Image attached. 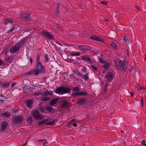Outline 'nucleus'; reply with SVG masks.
<instances>
[{"mask_svg": "<svg viewBox=\"0 0 146 146\" xmlns=\"http://www.w3.org/2000/svg\"><path fill=\"white\" fill-rule=\"evenodd\" d=\"M109 86V83L108 82L106 81L105 82L104 87L108 88Z\"/></svg>", "mask_w": 146, "mask_h": 146, "instance_id": "nucleus-54", "label": "nucleus"}, {"mask_svg": "<svg viewBox=\"0 0 146 146\" xmlns=\"http://www.w3.org/2000/svg\"><path fill=\"white\" fill-rule=\"evenodd\" d=\"M46 109L47 111L50 112H52L54 111L53 108L51 106H47L46 107Z\"/></svg>", "mask_w": 146, "mask_h": 146, "instance_id": "nucleus-29", "label": "nucleus"}, {"mask_svg": "<svg viewBox=\"0 0 146 146\" xmlns=\"http://www.w3.org/2000/svg\"><path fill=\"white\" fill-rule=\"evenodd\" d=\"M81 70L84 73L86 72L87 71V68L85 67H83V68Z\"/></svg>", "mask_w": 146, "mask_h": 146, "instance_id": "nucleus-50", "label": "nucleus"}, {"mask_svg": "<svg viewBox=\"0 0 146 146\" xmlns=\"http://www.w3.org/2000/svg\"><path fill=\"white\" fill-rule=\"evenodd\" d=\"M51 94H49L50 93V92H48V91L45 92L44 93V95L46 96H47L49 95H51V96L52 95L53 92L52 91H51Z\"/></svg>", "mask_w": 146, "mask_h": 146, "instance_id": "nucleus-39", "label": "nucleus"}, {"mask_svg": "<svg viewBox=\"0 0 146 146\" xmlns=\"http://www.w3.org/2000/svg\"><path fill=\"white\" fill-rule=\"evenodd\" d=\"M28 39V37H25L21 39L20 40V42H18L17 43V44L19 46V47L20 48L21 46H23L26 42V41Z\"/></svg>", "mask_w": 146, "mask_h": 146, "instance_id": "nucleus-15", "label": "nucleus"}, {"mask_svg": "<svg viewBox=\"0 0 146 146\" xmlns=\"http://www.w3.org/2000/svg\"><path fill=\"white\" fill-rule=\"evenodd\" d=\"M86 101L87 99L85 98H81L77 100L76 103L77 104H78L80 106H82L85 104Z\"/></svg>", "mask_w": 146, "mask_h": 146, "instance_id": "nucleus-11", "label": "nucleus"}, {"mask_svg": "<svg viewBox=\"0 0 146 146\" xmlns=\"http://www.w3.org/2000/svg\"><path fill=\"white\" fill-rule=\"evenodd\" d=\"M128 62L125 60H119V71L123 73H125L127 69Z\"/></svg>", "mask_w": 146, "mask_h": 146, "instance_id": "nucleus-3", "label": "nucleus"}, {"mask_svg": "<svg viewBox=\"0 0 146 146\" xmlns=\"http://www.w3.org/2000/svg\"><path fill=\"white\" fill-rule=\"evenodd\" d=\"M114 63L115 64V65L116 67V68L117 70H119V60H115L114 61Z\"/></svg>", "mask_w": 146, "mask_h": 146, "instance_id": "nucleus-32", "label": "nucleus"}, {"mask_svg": "<svg viewBox=\"0 0 146 146\" xmlns=\"http://www.w3.org/2000/svg\"><path fill=\"white\" fill-rule=\"evenodd\" d=\"M48 144V142H45L44 143H43V145L44 146H46Z\"/></svg>", "mask_w": 146, "mask_h": 146, "instance_id": "nucleus-64", "label": "nucleus"}, {"mask_svg": "<svg viewBox=\"0 0 146 146\" xmlns=\"http://www.w3.org/2000/svg\"><path fill=\"white\" fill-rule=\"evenodd\" d=\"M16 27L15 26H13L8 31V33H9L15 30Z\"/></svg>", "mask_w": 146, "mask_h": 146, "instance_id": "nucleus-37", "label": "nucleus"}, {"mask_svg": "<svg viewBox=\"0 0 146 146\" xmlns=\"http://www.w3.org/2000/svg\"><path fill=\"white\" fill-rule=\"evenodd\" d=\"M10 84V82H6L3 83L0 80V85L3 88L7 89Z\"/></svg>", "mask_w": 146, "mask_h": 146, "instance_id": "nucleus-16", "label": "nucleus"}, {"mask_svg": "<svg viewBox=\"0 0 146 146\" xmlns=\"http://www.w3.org/2000/svg\"><path fill=\"white\" fill-rule=\"evenodd\" d=\"M110 46L113 47L114 49H117L118 48V45L114 42H112L111 43Z\"/></svg>", "mask_w": 146, "mask_h": 146, "instance_id": "nucleus-28", "label": "nucleus"}, {"mask_svg": "<svg viewBox=\"0 0 146 146\" xmlns=\"http://www.w3.org/2000/svg\"><path fill=\"white\" fill-rule=\"evenodd\" d=\"M141 103L142 104V106H143V101H144L143 98V96L141 97Z\"/></svg>", "mask_w": 146, "mask_h": 146, "instance_id": "nucleus-60", "label": "nucleus"}, {"mask_svg": "<svg viewBox=\"0 0 146 146\" xmlns=\"http://www.w3.org/2000/svg\"><path fill=\"white\" fill-rule=\"evenodd\" d=\"M31 13L29 12H22L20 15L21 19L27 21H31L32 20L31 17Z\"/></svg>", "mask_w": 146, "mask_h": 146, "instance_id": "nucleus-4", "label": "nucleus"}, {"mask_svg": "<svg viewBox=\"0 0 146 146\" xmlns=\"http://www.w3.org/2000/svg\"><path fill=\"white\" fill-rule=\"evenodd\" d=\"M108 90V88L106 87H104V91L105 93H107Z\"/></svg>", "mask_w": 146, "mask_h": 146, "instance_id": "nucleus-57", "label": "nucleus"}, {"mask_svg": "<svg viewBox=\"0 0 146 146\" xmlns=\"http://www.w3.org/2000/svg\"><path fill=\"white\" fill-rule=\"evenodd\" d=\"M36 70L38 71V73L42 74L44 73L45 71V68L44 66L42 65L41 62H37L36 63Z\"/></svg>", "mask_w": 146, "mask_h": 146, "instance_id": "nucleus-7", "label": "nucleus"}, {"mask_svg": "<svg viewBox=\"0 0 146 146\" xmlns=\"http://www.w3.org/2000/svg\"><path fill=\"white\" fill-rule=\"evenodd\" d=\"M4 23L5 24H7L8 23H12L13 21L9 18H5L3 19Z\"/></svg>", "mask_w": 146, "mask_h": 146, "instance_id": "nucleus-24", "label": "nucleus"}, {"mask_svg": "<svg viewBox=\"0 0 146 146\" xmlns=\"http://www.w3.org/2000/svg\"><path fill=\"white\" fill-rule=\"evenodd\" d=\"M40 92H36L34 93V95L36 96H38L40 94Z\"/></svg>", "mask_w": 146, "mask_h": 146, "instance_id": "nucleus-56", "label": "nucleus"}, {"mask_svg": "<svg viewBox=\"0 0 146 146\" xmlns=\"http://www.w3.org/2000/svg\"><path fill=\"white\" fill-rule=\"evenodd\" d=\"M38 72V71H36V69H32L29 71L27 72V73L28 75H29L30 74H35L36 75H37L39 74Z\"/></svg>", "mask_w": 146, "mask_h": 146, "instance_id": "nucleus-21", "label": "nucleus"}, {"mask_svg": "<svg viewBox=\"0 0 146 146\" xmlns=\"http://www.w3.org/2000/svg\"><path fill=\"white\" fill-rule=\"evenodd\" d=\"M45 107L43 106H41L40 105H39V109L42 113H44L46 114L47 112L45 109Z\"/></svg>", "mask_w": 146, "mask_h": 146, "instance_id": "nucleus-25", "label": "nucleus"}, {"mask_svg": "<svg viewBox=\"0 0 146 146\" xmlns=\"http://www.w3.org/2000/svg\"><path fill=\"white\" fill-rule=\"evenodd\" d=\"M20 48L17 44L11 47L9 49V52L11 53H15L20 49Z\"/></svg>", "mask_w": 146, "mask_h": 146, "instance_id": "nucleus-13", "label": "nucleus"}, {"mask_svg": "<svg viewBox=\"0 0 146 146\" xmlns=\"http://www.w3.org/2000/svg\"><path fill=\"white\" fill-rule=\"evenodd\" d=\"M45 61L47 62L49 61L48 56L47 54H45Z\"/></svg>", "mask_w": 146, "mask_h": 146, "instance_id": "nucleus-48", "label": "nucleus"}, {"mask_svg": "<svg viewBox=\"0 0 146 146\" xmlns=\"http://www.w3.org/2000/svg\"><path fill=\"white\" fill-rule=\"evenodd\" d=\"M56 28L58 29L59 30V31H60L62 29L60 27L59 25L58 24H57L56 25Z\"/></svg>", "mask_w": 146, "mask_h": 146, "instance_id": "nucleus-49", "label": "nucleus"}, {"mask_svg": "<svg viewBox=\"0 0 146 146\" xmlns=\"http://www.w3.org/2000/svg\"><path fill=\"white\" fill-rule=\"evenodd\" d=\"M100 3L104 5H107L108 4V2L106 1H102L100 2Z\"/></svg>", "mask_w": 146, "mask_h": 146, "instance_id": "nucleus-51", "label": "nucleus"}, {"mask_svg": "<svg viewBox=\"0 0 146 146\" xmlns=\"http://www.w3.org/2000/svg\"><path fill=\"white\" fill-rule=\"evenodd\" d=\"M41 34L44 37H45L49 40H53L54 39V37L53 35L50 34L49 32H47L45 30L42 31Z\"/></svg>", "mask_w": 146, "mask_h": 146, "instance_id": "nucleus-9", "label": "nucleus"}, {"mask_svg": "<svg viewBox=\"0 0 146 146\" xmlns=\"http://www.w3.org/2000/svg\"><path fill=\"white\" fill-rule=\"evenodd\" d=\"M103 58H100L99 60V62L100 63H102L103 64H104L105 62H106V61H104L102 59Z\"/></svg>", "mask_w": 146, "mask_h": 146, "instance_id": "nucleus-43", "label": "nucleus"}, {"mask_svg": "<svg viewBox=\"0 0 146 146\" xmlns=\"http://www.w3.org/2000/svg\"><path fill=\"white\" fill-rule=\"evenodd\" d=\"M141 103L142 104V106H143V101H144L143 98V96L141 97Z\"/></svg>", "mask_w": 146, "mask_h": 146, "instance_id": "nucleus-61", "label": "nucleus"}, {"mask_svg": "<svg viewBox=\"0 0 146 146\" xmlns=\"http://www.w3.org/2000/svg\"><path fill=\"white\" fill-rule=\"evenodd\" d=\"M93 52L94 54L97 55L99 54V51L96 49H95L94 50H91V53Z\"/></svg>", "mask_w": 146, "mask_h": 146, "instance_id": "nucleus-34", "label": "nucleus"}, {"mask_svg": "<svg viewBox=\"0 0 146 146\" xmlns=\"http://www.w3.org/2000/svg\"><path fill=\"white\" fill-rule=\"evenodd\" d=\"M141 144L146 146V142L145 140H143L141 142Z\"/></svg>", "mask_w": 146, "mask_h": 146, "instance_id": "nucleus-53", "label": "nucleus"}, {"mask_svg": "<svg viewBox=\"0 0 146 146\" xmlns=\"http://www.w3.org/2000/svg\"><path fill=\"white\" fill-rule=\"evenodd\" d=\"M72 91L77 92L80 91L79 88L78 87H75L73 89Z\"/></svg>", "mask_w": 146, "mask_h": 146, "instance_id": "nucleus-40", "label": "nucleus"}, {"mask_svg": "<svg viewBox=\"0 0 146 146\" xmlns=\"http://www.w3.org/2000/svg\"><path fill=\"white\" fill-rule=\"evenodd\" d=\"M27 121L28 124H31L33 123V119L31 115H30L29 117L27 119Z\"/></svg>", "mask_w": 146, "mask_h": 146, "instance_id": "nucleus-26", "label": "nucleus"}, {"mask_svg": "<svg viewBox=\"0 0 146 146\" xmlns=\"http://www.w3.org/2000/svg\"><path fill=\"white\" fill-rule=\"evenodd\" d=\"M31 87L28 86L27 85H25L23 88V90L25 94L28 93V91L31 90Z\"/></svg>", "mask_w": 146, "mask_h": 146, "instance_id": "nucleus-23", "label": "nucleus"}, {"mask_svg": "<svg viewBox=\"0 0 146 146\" xmlns=\"http://www.w3.org/2000/svg\"><path fill=\"white\" fill-rule=\"evenodd\" d=\"M16 84V82H13V83H12L11 84V87H13Z\"/></svg>", "mask_w": 146, "mask_h": 146, "instance_id": "nucleus-62", "label": "nucleus"}, {"mask_svg": "<svg viewBox=\"0 0 146 146\" xmlns=\"http://www.w3.org/2000/svg\"><path fill=\"white\" fill-rule=\"evenodd\" d=\"M81 54V53L79 52H72L71 53L70 55L72 56H80Z\"/></svg>", "mask_w": 146, "mask_h": 146, "instance_id": "nucleus-31", "label": "nucleus"}, {"mask_svg": "<svg viewBox=\"0 0 146 146\" xmlns=\"http://www.w3.org/2000/svg\"><path fill=\"white\" fill-rule=\"evenodd\" d=\"M72 104L70 102H68L66 100H64L63 101L62 104L61 106V108H70L72 106Z\"/></svg>", "mask_w": 146, "mask_h": 146, "instance_id": "nucleus-12", "label": "nucleus"}, {"mask_svg": "<svg viewBox=\"0 0 146 146\" xmlns=\"http://www.w3.org/2000/svg\"><path fill=\"white\" fill-rule=\"evenodd\" d=\"M12 57L11 56L8 57L7 59V61L8 62L10 63H11L12 60Z\"/></svg>", "mask_w": 146, "mask_h": 146, "instance_id": "nucleus-52", "label": "nucleus"}, {"mask_svg": "<svg viewBox=\"0 0 146 146\" xmlns=\"http://www.w3.org/2000/svg\"><path fill=\"white\" fill-rule=\"evenodd\" d=\"M24 118L20 115H15L13 117L11 122L13 125H20L22 123Z\"/></svg>", "mask_w": 146, "mask_h": 146, "instance_id": "nucleus-2", "label": "nucleus"}, {"mask_svg": "<svg viewBox=\"0 0 146 146\" xmlns=\"http://www.w3.org/2000/svg\"><path fill=\"white\" fill-rule=\"evenodd\" d=\"M25 102L26 106L31 108V106L33 104V101L31 99L27 100L25 101Z\"/></svg>", "mask_w": 146, "mask_h": 146, "instance_id": "nucleus-19", "label": "nucleus"}, {"mask_svg": "<svg viewBox=\"0 0 146 146\" xmlns=\"http://www.w3.org/2000/svg\"><path fill=\"white\" fill-rule=\"evenodd\" d=\"M88 95V93L85 91L83 92L82 91H81L80 92V96H86Z\"/></svg>", "mask_w": 146, "mask_h": 146, "instance_id": "nucleus-42", "label": "nucleus"}, {"mask_svg": "<svg viewBox=\"0 0 146 146\" xmlns=\"http://www.w3.org/2000/svg\"><path fill=\"white\" fill-rule=\"evenodd\" d=\"M72 95L73 97H75L79 96H80V91L76 92L73 93Z\"/></svg>", "mask_w": 146, "mask_h": 146, "instance_id": "nucleus-27", "label": "nucleus"}, {"mask_svg": "<svg viewBox=\"0 0 146 146\" xmlns=\"http://www.w3.org/2000/svg\"><path fill=\"white\" fill-rule=\"evenodd\" d=\"M32 113L33 117L35 119L41 120L44 118L38 110L34 111Z\"/></svg>", "mask_w": 146, "mask_h": 146, "instance_id": "nucleus-8", "label": "nucleus"}, {"mask_svg": "<svg viewBox=\"0 0 146 146\" xmlns=\"http://www.w3.org/2000/svg\"><path fill=\"white\" fill-rule=\"evenodd\" d=\"M124 40L125 41V42L127 43H129V40L128 38V37L126 35L124 39Z\"/></svg>", "mask_w": 146, "mask_h": 146, "instance_id": "nucleus-41", "label": "nucleus"}, {"mask_svg": "<svg viewBox=\"0 0 146 146\" xmlns=\"http://www.w3.org/2000/svg\"><path fill=\"white\" fill-rule=\"evenodd\" d=\"M49 120L47 119H45L41 121H38V125L40 126H42L44 124L46 125H50L51 126L55 125L56 124V120L54 119L52 121L48 122Z\"/></svg>", "mask_w": 146, "mask_h": 146, "instance_id": "nucleus-5", "label": "nucleus"}, {"mask_svg": "<svg viewBox=\"0 0 146 146\" xmlns=\"http://www.w3.org/2000/svg\"><path fill=\"white\" fill-rule=\"evenodd\" d=\"M121 49V53H120V54L121 55V56H123L125 55V49H123V46H122L121 48H120Z\"/></svg>", "mask_w": 146, "mask_h": 146, "instance_id": "nucleus-35", "label": "nucleus"}, {"mask_svg": "<svg viewBox=\"0 0 146 146\" xmlns=\"http://www.w3.org/2000/svg\"><path fill=\"white\" fill-rule=\"evenodd\" d=\"M104 64H105L103 65V67L106 70H108L110 66V63L108 62L107 63L106 62Z\"/></svg>", "mask_w": 146, "mask_h": 146, "instance_id": "nucleus-30", "label": "nucleus"}, {"mask_svg": "<svg viewBox=\"0 0 146 146\" xmlns=\"http://www.w3.org/2000/svg\"><path fill=\"white\" fill-rule=\"evenodd\" d=\"M50 99V98L43 97L42 98V100L43 101H47Z\"/></svg>", "mask_w": 146, "mask_h": 146, "instance_id": "nucleus-36", "label": "nucleus"}, {"mask_svg": "<svg viewBox=\"0 0 146 146\" xmlns=\"http://www.w3.org/2000/svg\"><path fill=\"white\" fill-rule=\"evenodd\" d=\"M40 56L39 54H38L37 55L36 60V63L40 62H39V58H40Z\"/></svg>", "mask_w": 146, "mask_h": 146, "instance_id": "nucleus-46", "label": "nucleus"}, {"mask_svg": "<svg viewBox=\"0 0 146 146\" xmlns=\"http://www.w3.org/2000/svg\"><path fill=\"white\" fill-rule=\"evenodd\" d=\"M1 130V131H4L5 129H7L9 127V124L7 122L3 121L1 122L0 124Z\"/></svg>", "mask_w": 146, "mask_h": 146, "instance_id": "nucleus-14", "label": "nucleus"}, {"mask_svg": "<svg viewBox=\"0 0 146 146\" xmlns=\"http://www.w3.org/2000/svg\"><path fill=\"white\" fill-rule=\"evenodd\" d=\"M73 72L76 74L78 75L81 76H83L82 74H81L77 69H75V70H74Z\"/></svg>", "mask_w": 146, "mask_h": 146, "instance_id": "nucleus-33", "label": "nucleus"}, {"mask_svg": "<svg viewBox=\"0 0 146 146\" xmlns=\"http://www.w3.org/2000/svg\"><path fill=\"white\" fill-rule=\"evenodd\" d=\"M91 67L93 68L94 70H96V72L98 70V69L94 65H91Z\"/></svg>", "mask_w": 146, "mask_h": 146, "instance_id": "nucleus-47", "label": "nucleus"}, {"mask_svg": "<svg viewBox=\"0 0 146 146\" xmlns=\"http://www.w3.org/2000/svg\"><path fill=\"white\" fill-rule=\"evenodd\" d=\"M5 100H4L3 98H1L0 99V103L3 102L5 101Z\"/></svg>", "mask_w": 146, "mask_h": 146, "instance_id": "nucleus-63", "label": "nucleus"}, {"mask_svg": "<svg viewBox=\"0 0 146 146\" xmlns=\"http://www.w3.org/2000/svg\"><path fill=\"white\" fill-rule=\"evenodd\" d=\"M72 89L68 87H65L64 86H60L56 89L54 92L59 94H63L67 93L70 94Z\"/></svg>", "mask_w": 146, "mask_h": 146, "instance_id": "nucleus-1", "label": "nucleus"}, {"mask_svg": "<svg viewBox=\"0 0 146 146\" xmlns=\"http://www.w3.org/2000/svg\"><path fill=\"white\" fill-rule=\"evenodd\" d=\"M77 49L80 50L82 53H84L90 50L91 46L86 45H78L77 46Z\"/></svg>", "mask_w": 146, "mask_h": 146, "instance_id": "nucleus-6", "label": "nucleus"}, {"mask_svg": "<svg viewBox=\"0 0 146 146\" xmlns=\"http://www.w3.org/2000/svg\"><path fill=\"white\" fill-rule=\"evenodd\" d=\"M37 141L39 142H44V141H46V139H37Z\"/></svg>", "mask_w": 146, "mask_h": 146, "instance_id": "nucleus-59", "label": "nucleus"}, {"mask_svg": "<svg viewBox=\"0 0 146 146\" xmlns=\"http://www.w3.org/2000/svg\"><path fill=\"white\" fill-rule=\"evenodd\" d=\"M113 78V74L111 72H109L106 77V78L108 79L107 80L110 82H111Z\"/></svg>", "mask_w": 146, "mask_h": 146, "instance_id": "nucleus-17", "label": "nucleus"}, {"mask_svg": "<svg viewBox=\"0 0 146 146\" xmlns=\"http://www.w3.org/2000/svg\"><path fill=\"white\" fill-rule=\"evenodd\" d=\"M136 88H137V89H138V90H140L142 89V87H140V86L139 85H137V86Z\"/></svg>", "mask_w": 146, "mask_h": 146, "instance_id": "nucleus-58", "label": "nucleus"}, {"mask_svg": "<svg viewBox=\"0 0 146 146\" xmlns=\"http://www.w3.org/2000/svg\"><path fill=\"white\" fill-rule=\"evenodd\" d=\"M7 49H5L2 51V54L5 55H6L7 53Z\"/></svg>", "mask_w": 146, "mask_h": 146, "instance_id": "nucleus-55", "label": "nucleus"}, {"mask_svg": "<svg viewBox=\"0 0 146 146\" xmlns=\"http://www.w3.org/2000/svg\"><path fill=\"white\" fill-rule=\"evenodd\" d=\"M59 98H54L50 101V103L49 104V105L52 106H54L55 104L57 103Z\"/></svg>", "mask_w": 146, "mask_h": 146, "instance_id": "nucleus-22", "label": "nucleus"}, {"mask_svg": "<svg viewBox=\"0 0 146 146\" xmlns=\"http://www.w3.org/2000/svg\"><path fill=\"white\" fill-rule=\"evenodd\" d=\"M59 10L56 9L55 14L56 16L58 17L59 15Z\"/></svg>", "mask_w": 146, "mask_h": 146, "instance_id": "nucleus-44", "label": "nucleus"}, {"mask_svg": "<svg viewBox=\"0 0 146 146\" xmlns=\"http://www.w3.org/2000/svg\"><path fill=\"white\" fill-rule=\"evenodd\" d=\"M77 121L75 119H72L69 122H70V124L72 125V124L76 122Z\"/></svg>", "mask_w": 146, "mask_h": 146, "instance_id": "nucleus-45", "label": "nucleus"}, {"mask_svg": "<svg viewBox=\"0 0 146 146\" xmlns=\"http://www.w3.org/2000/svg\"><path fill=\"white\" fill-rule=\"evenodd\" d=\"M89 73H87L86 74L84 75V78L85 80L86 81L89 78V77L88 76Z\"/></svg>", "mask_w": 146, "mask_h": 146, "instance_id": "nucleus-38", "label": "nucleus"}, {"mask_svg": "<svg viewBox=\"0 0 146 146\" xmlns=\"http://www.w3.org/2000/svg\"><path fill=\"white\" fill-rule=\"evenodd\" d=\"M11 115V113L9 112H5L1 114L0 116L1 117L5 118L9 117Z\"/></svg>", "mask_w": 146, "mask_h": 146, "instance_id": "nucleus-20", "label": "nucleus"}, {"mask_svg": "<svg viewBox=\"0 0 146 146\" xmlns=\"http://www.w3.org/2000/svg\"><path fill=\"white\" fill-rule=\"evenodd\" d=\"M81 58L84 61H88L91 63L93 62V61L89 57V56L83 55L81 56Z\"/></svg>", "mask_w": 146, "mask_h": 146, "instance_id": "nucleus-18", "label": "nucleus"}, {"mask_svg": "<svg viewBox=\"0 0 146 146\" xmlns=\"http://www.w3.org/2000/svg\"><path fill=\"white\" fill-rule=\"evenodd\" d=\"M90 38L92 40H94L104 43L105 42L104 39L100 37L99 36L96 35H94L93 36H91L90 37Z\"/></svg>", "mask_w": 146, "mask_h": 146, "instance_id": "nucleus-10", "label": "nucleus"}]
</instances>
